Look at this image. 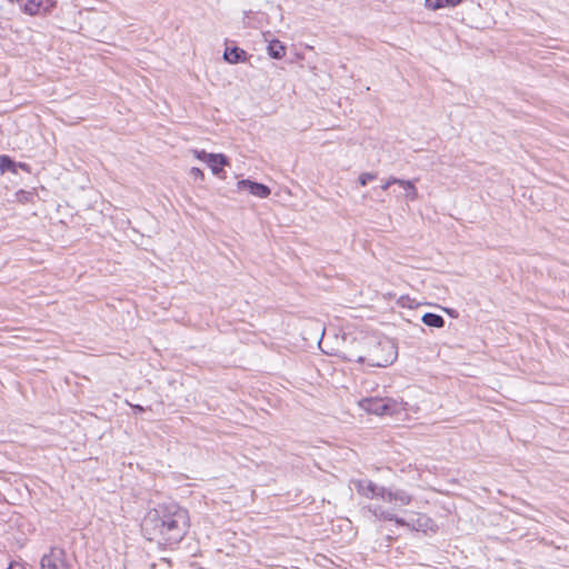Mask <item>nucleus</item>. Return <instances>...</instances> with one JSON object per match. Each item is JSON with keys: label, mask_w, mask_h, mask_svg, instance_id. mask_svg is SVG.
<instances>
[{"label": "nucleus", "mask_w": 569, "mask_h": 569, "mask_svg": "<svg viewBox=\"0 0 569 569\" xmlns=\"http://www.w3.org/2000/svg\"><path fill=\"white\" fill-rule=\"evenodd\" d=\"M132 408H133L136 411H138V412H142V411L144 410V409H143V407H141V406H139V405H134V406H132Z\"/></svg>", "instance_id": "aec40b11"}, {"label": "nucleus", "mask_w": 569, "mask_h": 569, "mask_svg": "<svg viewBox=\"0 0 569 569\" xmlns=\"http://www.w3.org/2000/svg\"><path fill=\"white\" fill-rule=\"evenodd\" d=\"M192 153L194 154V157L197 159H199L206 163L209 160V158L213 154V153H208L204 150H193Z\"/></svg>", "instance_id": "2eb2a0df"}, {"label": "nucleus", "mask_w": 569, "mask_h": 569, "mask_svg": "<svg viewBox=\"0 0 569 569\" xmlns=\"http://www.w3.org/2000/svg\"><path fill=\"white\" fill-rule=\"evenodd\" d=\"M357 492L368 499H380L383 502L390 503L391 508L387 509L382 506L371 503L368 510L379 520L395 521L397 525L408 527L416 531L435 532L437 526L433 520L425 513H411L408 518H400L396 515V510L409 506L412 501V496L402 489H392L378 486L370 479L352 480Z\"/></svg>", "instance_id": "f257e3e1"}, {"label": "nucleus", "mask_w": 569, "mask_h": 569, "mask_svg": "<svg viewBox=\"0 0 569 569\" xmlns=\"http://www.w3.org/2000/svg\"><path fill=\"white\" fill-rule=\"evenodd\" d=\"M17 164L8 156H0V170L1 172L12 171L16 172Z\"/></svg>", "instance_id": "ddd939ff"}, {"label": "nucleus", "mask_w": 569, "mask_h": 569, "mask_svg": "<svg viewBox=\"0 0 569 569\" xmlns=\"http://www.w3.org/2000/svg\"><path fill=\"white\" fill-rule=\"evenodd\" d=\"M237 188L238 190H248L252 196L260 199L268 198L271 193V190L268 186L251 181L249 179L238 181Z\"/></svg>", "instance_id": "0eeeda50"}, {"label": "nucleus", "mask_w": 569, "mask_h": 569, "mask_svg": "<svg viewBox=\"0 0 569 569\" xmlns=\"http://www.w3.org/2000/svg\"><path fill=\"white\" fill-rule=\"evenodd\" d=\"M462 2V0H447L445 1V8L446 7H456L458 4H460Z\"/></svg>", "instance_id": "a211bd4d"}, {"label": "nucleus", "mask_w": 569, "mask_h": 569, "mask_svg": "<svg viewBox=\"0 0 569 569\" xmlns=\"http://www.w3.org/2000/svg\"><path fill=\"white\" fill-rule=\"evenodd\" d=\"M41 569H72L70 559L61 548H51L41 559Z\"/></svg>", "instance_id": "39448f33"}, {"label": "nucleus", "mask_w": 569, "mask_h": 569, "mask_svg": "<svg viewBox=\"0 0 569 569\" xmlns=\"http://www.w3.org/2000/svg\"><path fill=\"white\" fill-rule=\"evenodd\" d=\"M56 0H26L22 11L29 16H44L56 7Z\"/></svg>", "instance_id": "423d86ee"}, {"label": "nucleus", "mask_w": 569, "mask_h": 569, "mask_svg": "<svg viewBox=\"0 0 569 569\" xmlns=\"http://www.w3.org/2000/svg\"><path fill=\"white\" fill-rule=\"evenodd\" d=\"M190 176L198 180H203L204 178L202 170L197 167H192L190 169Z\"/></svg>", "instance_id": "dca6fc26"}, {"label": "nucleus", "mask_w": 569, "mask_h": 569, "mask_svg": "<svg viewBox=\"0 0 569 569\" xmlns=\"http://www.w3.org/2000/svg\"><path fill=\"white\" fill-rule=\"evenodd\" d=\"M422 322L428 327L442 328L445 326V319L437 313L427 312L422 316Z\"/></svg>", "instance_id": "9b49d317"}, {"label": "nucleus", "mask_w": 569, "mask_h": 569, "mask_svg": "<svg viewBox=\"0 0 569 569\" xmlns=\"http://www.w3.org/2000/svg\"><path fill=\"white\" fill-rule=\"evenodd\" d=\"M7 569H26L21 563L11 562Z\"/></svg>", "instance_id": "6ab92c4d"}, {"label": "nucleus", "mask_w": 569, "mask_h": 569, "mask_svg": "<svg viewBox=\"0 0 569 569\" xmlns=\"http://www.w3.org/2000/svg\"><path fill=\"white\" fill-rule=\"evenodd\" d=\"M10 2H19L20 0H9Z\"/></svg>", "instance_id": "412c9836"}, {"label": "nucleus", "mask_w": 569, "mask_h": 569, "mask_svg": "<svg viewBox=\"0 0 569 569\" xmlns=\"http://www.w3.org/2000/svg\"><path fill=\"white\" fill-rule=\"evenodd\" d=\"M399 186L406 191V198L410 201H415L418 198V191L415 182L411 180H399Z\"/></svg>", "instance_id": "f8f14e48"}, {"label": "nucleus", "mask_w": 569, "mask_h": 569, "mask_svg": "<svg viewBox=\"0 0 569 569\" xmlns=\"http://www.w3.org/2000/svg\"><path fill=\"white\" fill-rule=\"evenodd\" d=\"M268 53L273 59H281L286 54V47L279 40H272L268 44Z\"/></svg>", "instance_id": "9d476101"}, {"label": "nucleus", "mask_w": 569, "mask_h": 569, "mask_svg": "<svg viewBox=\"0 0 569 569\" xmlns=\"http://www.w3.org/2000/svg\"><path fill=\"white\" fill-rule=\"evenodd\" d=\"M340 353L348 361L379 368L392 365L398 356L395 342L377 333H366L352 338Z\"/></svg>", "instance_id": "7ed1b4c3"}, {"label": "nucleus", "mask_w": 569, "mask_h": 569, "mask_svg": "<svg viewBox=\"0 0 569 569\" xmlns=\"http://www.w3.org/2000/svg\"><path fill=\"white\" fill-rule=\"evenodd\" d=\"M223 58L226 61L233 64V63L247 61L248 56L243 49H241L239 47H232V48H227L224 50Z\"/></svg>", "instance_id": "6e6552de"}, {"label": "nucleus", "mask_w": 569, "mask_h": 569, "mask_svg": "<svg viewBox=\"0 0 569 569\" xmlns=\"http://www.w3.org/2000/svg\"><path fill=\"white\" fill-rule=\"evenodd\" d=\"M375 179H376L375 173L365 172L359 176L358 180L361 186H366L369 181L375 180Z\"/></svg>", "instance_id": "4468645a"}, {"label": "nucleus", "mask_w": 569, "mask_h": 569, "mask_svg": "<svg viewBox=\"0 0 569 569\" xmlns=\"http://www.w3.org/2000/svg\"><path fill=\"white\" fill-rule=\"evenodd\" d=\"M396 401L390 398H363L359 407L373 415H393L397 412Z\"/></svg>", "instance_id": "20e7f679"}, {"label": "nucleus", "mask_w": 569, "mask_h": 569, "mask_svg": "<svg viewBox=\"0 0 569 569\" xmlns=\"http://www.w3.org/2000/svg\"><path fill=\"white\" fill-rule=\"evenodd\" d=\"M399 180L398 178H395V177H390L382 186H381V189L382 190H387L391 184H399Z\"/></svg>", "instance_id": "f3484780"}, {"label": "nucleus", "mask_w": 569, "mask_h": 569, "mask_svg": "<svg viewBox=\"0 0 569 569\" xmlns=\"http://www.w3.org/2000/svg\"><path fill=\"white\" fill-rule=\"evenodd\" d=\"M207 164L209 166L213 174L219 176L220 172L222 171V167L229 164V160L222 153H213L207 161Z\"/></svg>", "instance_id": "1a4fd4ad"}, {"label": "nucleus", "mask_w": 569, "mask_h": 569, "mask_svg": "<svg viewBox=\"0 0 569 569\" xmlns=\"http://www.w3.org/2000/svg\"><path fill=\"white\" fill-rule=\"evenodd\" d=\"M143 535L164 546L179 543L189 528V513L176 502L160 503L149 509L141 525Z\"/></svg>", "instance_id": "f03ea898"}]
</instances>
